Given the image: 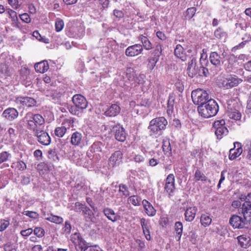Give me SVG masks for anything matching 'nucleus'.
Listing matches in <instances>:
<instances>
[{
    "instance_id": "5fc2aeb1",
    "label": "nucleus",
    "mask_w": 251,
    "mask_h": 251,
    "mask_svg": "<svg viewBox=\"0 0 251 251\" xmlns=\"http://www.w3.org/2000/svg\"><path fill=\"white\" fill-rule=\"evenodd\" d=\"M23 214L31 218L36 219L39 217V214L34 211H25L23 212Z\"/></svg>"
},
{
    "instance_id": "aec40b11",
    "label": "nucleus",
    "mask_w": 251,
    "mask_h": 251,
    "mask_svg": "<svg viewBox=\"0 0 251 251\" xmlns=\"http://www.w3.org/2000/svg\"><path fill=\"white\" fill-rule=\"evenodd\" d=\"M176 96L174 94H171L169 95L168 100L167 112L170 116H171L174 113V107L176 106Z\"/></svg>"
},
{
    "instance_id": "49530a36",
    "label": "nucleus",
    "mask_w": 251,
    "mask_h": 251,
    "mask_svg": "<svg viewBox=\"0 0 251 251\" xmlns=\"http://www.w3.org/2000/svg\"><path fill=\"white\" fill-rule=\"evenodd\" d=\"M162 51V45L160 44H158L155 46V49L152 52V55L159 58Z\"/></svg>"
},
{
    "instance_id": "f257e3e1",
    "label": "nucleus",
    "mask_w": 251,
    "mask_h": 251,
    "mask_svg": "<svg viewBox=\"0 0 251 251\" xmlns=\"http://www.w3.org/2000/svg\"><path fill=\"white\" fill-rule=\"evenodd\" d=\"M167 125L168 122L164 117L152 119L148 127L149 135L152 138H158L163 134Z\"/></svg>"
},
{
    "instance_id": "e433bc0d",
    "label": "nucleus",
    "mask_w": 251,
    "mask_h": 251,
    "mask_svg": "<svg viewBox=\"0 0 251 251\" xmlns=\"http://www.w3.org/2000/svg\"><path fill=\"white\" fill-rule=\"evenodd\" d=\"M228 117L235 120H239L241 118V114L236 109H231L227 112Z\"/></svg>"
},
{
    "instance_id": "774afa93",
    "label": "nucleus",
    "mask_w": 251,
    "mask_h": 251,
    "mask_svg": "<svg viewBox=\"0 0 251 251\" xmlns=\"http://www.w3.org/2000/svg\"><path fill=\"white\" fill-rule=\"evenodd\" d=\"M246 147L247 148V158L249 160H251V141H250V144H247Z\"/></svg>"
},
{
    "instance_id": "864d4df0",
    "label": "nucleus",
    "mask_w": 251,
    "mask_h": 251,
    "mask_svg": "<svg viewBox=\"0 0 251 251\" xmlns=\"http://www.w3.org/2000/svg\"><path fill=\"white\" fill-rule=\"evenodd\" d=\"M75 187L78 190L85 191L87 189V186L85 184V182L82 181H77L75 184Z\"/></svg>"
},
{
    "instance_id": "f03ea898",
    "label": "nucleus",
    "mask_w": 251,
    "mask_h": 251,
    "mask_svg": "<svg viewBox=\"0 0 251 251\" xmlns=\"http://www.w3.org/2000/svg\"><path fill=\"white\" fill-rule=\"evenodd\" d=\"M218 110V105L213 99H210L207 102L198 107L199 114L204 118H210L216 115Z\"/></svg>"
},
{
    "instance_id": "69168bd1",
    "label": "nucleus",
    "mask_w": 251,
    "mask_h": 251,
    "mask_svg": "<svg viewBox=\"0 0 251 251\" xmlns=\"http://www.w3.org/2000/svg\"><path fill=\"white\" fill-rule=\"evenodd\" d=\"M20 18L22 21L25 22V23H29L31 19L27 13H24L20 15Z\"/></svg>"
},
{
    "instance_id": "a19ab883",
    "label": "nucleus",
    "mask_w": 251,
    "mask_h": 251,
    "mask_svg": "<svg viewBox=\"0 0 251 251\" xmlns=\"http://www.w3.org/2000/svg\"><path fill=\"white\" fill-rule=\"evenodd\" d=\"M175 230L177 234L178 240H180L183 230V225L182 223L180 222H177L175 223Z\"/></svg>"
},
{
    "instance_id": "79ce46f5",
    "label": "nucleus",
    "mask_w": 251,
    "mask_h": 251,
    "mask_svg": "<svg viewBox=\"0 0 251 251\" xmlns=\"http://www.w3.org/2000/svg\"><path fill=\"white\" fill-rule=\"evenodd\" d=\"M212 220L210 217L206 215L202 214L201 218V223L204 227L208 226L211 223Z\"/></svg>"
},
{
    "instance_id": "4d7b16f0",
    "label": "nucleus",
    "mask_w": 251,
    "mask_h": 251,
    "mask_svg": "<svg viewBox=\"0 0 251 251\" xmlns=\"http://www.w3.org/2000/svg\"><path fill=\"white\" fill-rule=\"evenodd\" d=\"M34 233L38 237H42L45 234V231L41 227H36L33 230Z\"/></svg>"
},
{
    "instance_id": "37998d69",
    "label": "nucleus",
    "mask_w": 251,
    "mask_h": 251,
    "mask_svg": "<svg viewBox=\"0 0 251 251\" xmlns=\"http://www.w3.org/2000/svg\"><path fill=\"white\" fill-rule=\"evenodd\" d=\"M194 180L195 181H198L200 180L202 181H205L206 180V177L200 170H197L195 173Z\"/></svg>"
},
{
    "instance_id": "052dcab7",
    "label": "nucleus",
    "mask_w": 251,
    "mask_h": 251,
    "mask_svg": "<svg viewBox=\"0 0 251 251\" xmlns=\"http://www.w3.org/2000/svg\"><path fill=\"white\" fill-rule=\"evenodd\" d=\"M72 226L70 222L67 221L65 223L64 226L63 228L64 232L66 234H69L71 231Z\"/></svg>"
},
{
    "instance_id": "dca6fc26",
    "label": "nucleus",
    "mask_w": 251,
    "mask_h": 251,
    "mask_svg": "<svg viewBox=\"0 0 251 251\" xmlns=\"http://www.w3.org/2000/svg\"><path fill=\"white\" fill-rule=\"evenodd\" d=\"M115 139L120 142H124L126 139V133L124 128L120 125H117L113 128Z\"/></svg>"
},
{
    "instance_id": "f3484780",
    "label": "nucleus",
    "mask_w": 251,
    "mask_h": 251,
    "mask_svg": "<svg viewBox=\"0 0 251 251\" xmlns=\"http://www.w3.org/2000/svg\"><path fill=\"white\" fill-rule=\"evenodd\" d=\"M102 212L109 220L113 223L117 222L119 219L120 217L118 215L110 208L105 207L103 208Z\"/></svg>"
},
{
    "instance_id": "7c9ffc66",
    "label": "nucleus",
    "mask_w": 251,
    "mask_h": 251,
    "mask_svg": "<svg viewBox=\"0 0 251 251\" xmlns=\"http://www.w3.org/2000/svg\"><path fill=\"white\" fill-rule=\"evenodd\" d=\"M75 205V206H79L81 209L82 213L85 218H90L91 217L93 212L89 207L79 202H76Z\"/></svg>"
},
{
    "instance_id": "13d9d810",
    "label": "nucleus",
    "mask_w": 251,
    "mask_h": 251,
    "mask_svg": "<svg viewBox=\"0 0 251 251\" xmlns=\"http://www.w3.org/2000/svg\"><path fill=\"white\" fill-rule=\"evenodd\" d=\"M107 47L111 51H113L117 49L118 45L115 40H112L109 42Z\"/></svg>"
},
{
    "instance_id": "680f3d73",
    "label": "nucleus",
    "mask_w": 251,
    "mask_h": 251,
    "mask_svg": "<svg viewBox=\"0 0 251 251\" xmlns=\"http://www.w3.org/2000/svg\"><path fill=\"white\" fill-rule=\"evenodd\" d=\"M8 133L9 135L10 140L13 142L16 137L15 129L12 127H10L8 130Z\"/></svg>"
},
{
    "instance_id": "a878e982",
    "label": "nucleus",
    "mask_w": 251,
    "mask_h": 251,
    "mask_svg": "<svg viewBox=\"0 0 251 251\" xmlns=\"http://www.w3.org/2000/svg\"><path fill=\"white\" fill-rule=\"evenodd\" d=\"M82 139L81 133L78 131H75L71 135L70 142L72 145L78 146L81 144Z\"/></svg>"
},
{
    "instance_id": "2f4dec72",
    "label": "nucleus",
    "mask_w": 251,
    "mask_h": 251,
    "mask_svg": "<svg viewBox=\"0 0 251 251\" xmlns=\"http://www.w3.org/2000/svg\"><path fill=\"white\" fill-rule=\"evenodd\" d=\"M238 243L242 248L246 249L250 246V238L247 237L244 235H242L238 237Z\"/></svg>"
},
{
    "instance_id": "338daca9",
    "label": "nucleus",
    "mask_w": 251,
    "mask_h": 251,
    "mask_svg": "<svg viewBox=\"0 0 251 251\" xmlns=\"http://www.w3.org/2000/svg\"><path fill=\"white\" fill-rule=\"evenodd\" d=\"M208 74V69L203 66H201L199 69L198 75H204L206 76Z\"/></svg>"
},
{
    "instance_id": "ea45409f",
    "label": "nucleus",
    "mask_w": 251,
    "mask_h": 251,
    "mask_svg": "<svg viewBox=\"0 0 251 251\" xmlns=\"http://www.w3.org/2000/svg\"><path fill=\"white\" fill-rule=\"evenodd\" d=\"M128 201L134 206H139L141 202V198L136 195H133L129 197L128 199Z\"/></svg>"
},
{
    "instance_id": "58836bf2",
    "label": "nucleus",
    "mask_w": 251,
    "mask_h": 251,
    "mask_svg": "<svg viewBox=\"0 0 251 251\" xmlns=\"http://www.w3.org/2000/svg\"><path fill=\"white\" fill-rule=\"evenodd\" d=\"M74 121L72 118H66L63 120L62 126L66 130L69 129L74 126Z\"/></svg>"
},
{
    "instance_id": "1a4fd4ad",
    "label": "nucleus",
    "mask_w": 251,
    "mask_h": 251,
    "mask_svg": "<svg viewBox=\"0 0 251 251\" xmlns=\"http://www.w3.org/2000/svg\"><path fill=\"white\" fill-rule=\"evenodd\" d=\"M229 223L233 227L236 228H243L248 225V220L244 217L234 215L230 218Z\"/></svg>"
},
{
    "instance_id": "a211bd4d",
    "label": "nucleus",
    "mask_w": 251,
    "mask_h": 251,
    "mask_svg": "<svg viewBox=\"0 0 251 251\" xmlns=\"http://www.w3.org/2000/svg\"><path fill=\"white\" fill-rule=\"evenodd\" d=\"M198 68H196V60L193 58L188 62L187 74L190 77H193L198 74Z\"/></svg>"
},
{
    "instance_id": "3c124183",
    "label": "nucleus",
    "mask_w": 251,
    "mask_h": 251,
    "mask_svg": "<svg viewBox=\"0 0 251 251\" xmlns=\"http://www.w3.org/2000/svg\"><path fill=\"white\" fill-rule=\"evenodd\" d=\"M64 24L62 20L57 19L55 24V30L57 32H59L62 30L64 27Z\"/></svg>"
},
{
    "instance_id": "c03bdc74",
    "label": "nucleus",
    "mask_w": 251,
    "mask_h": 251,
    "mask_svg": "<svg viewBox=\"0 0 251 251\" xmlns=\"http://www.w3.org/2000/svg\"><path fill=\"white\" fill-rule=\"evenodd\" d=\"M48 157L50 159L54 161H58L59 157L57 155L55 149H49L48 151Z\"/></svg>"
},
{
    "instance_id": "ddd939ff",
    "label": "nucleus",
    "mask_w": 251,
    "mask_h": 251,
    "mask_svg": "<svg viewBox=\"0 0 251 251\" xmlns=\"http://www.w3.org/2000/svg\"><path fill=\"white\" fill-rule=\"evenodd\" d=\"M234 148L229 150V159L230 160H233L237 157L239 156L242 153L243 150L242 146L239 142H235L234 143Z\"/></svg>"
},
{
    "instance_id": "7ed1b4c3",
    "label": "nucleus",
    "mask_w": 251,
    "mask_h": 251,
    "mask_svg": "<svg viewBox=\"0 0 251 251\" xmlns=\"http://www.w3.org/2000/svg\"><path fill=\"white\" fill-rule=\"evenodd\" d=\"M72 101L74 105L69 107V111L73 115L79 116L87 106L86 99L82 95L76 94L73 97Z\"/></svg>"
},
{
    "instance_id": "20e7f679",
    "label": "nucleus",
    "mask_w": 251,
    "mask_h": 251,
    "mask_svg": "<svg viewBox=\"0 0 251 251\" xmlns=\"http://www.w3.org/2000/svg\"><path fill=\"white\" fill-rule=\"evenodd\" d=\"M24 119L27 123V128L34 132L39 130L38 127L43 125L45 123L44 119L41 115L34 114L31 112L26 113Z\"/></svg>"
},
{
    "instance_id": "423d86ee",
    "label": "nucleus",
    "mask_w": 251,
    "mask_h": 251,
    "mask_svg": "<svg viewBox=\"0 0 251 251\" xmlns=\"http://www.w3.org/2000/svg\"><path fill=\"white\" fill-rule=\"evenodd\" d=\"M191 97L195 104L201 105L210 100L207 93L202 89H197L192 92Z\"/></svg>"
},
{
    "instance_id": "f8f14e48",
    "label": "nucleus",
    "mask_w": 251,
    "mask_h": 251,
    "mask_svg": "<svg viewBox=\"0 0 251 251\" xmlns=\"http://www.w3.org/2000/svg\"><path fill=\"white\" fill-rule=\"evenodd\" d=\"M143 50L141 44H136L127 47L125 51V54L128 57H134L142 53Z\"/></svg>"
},
{
    "instance_id": "c85d7f7f",
    "label": "nucleus",
    "mask_w": 251,
    "mask_h": 251,
    "mask_svg": "<svg viewBox=\"0 0 251 251\" xmlns=\"http://www.w3.org/2000/svg\"><path fill=\"white\" fill-rule=\"evenodd\" d=\"M139 40L141 41L142 43L143 48H144L145 50H149L152 48V44L147 38V37L141 35L139 36Z\"/></svg>"
},
{
    "instance_id": "2eb2a0df",
    "label": "nucleus",
    "mask_w": 251,
    "mask_h": 251,
    "mask_svg": "<svg viewBox=\"0 0 251 251\" xmlns=\"http://www.w3.org/2000/svg\"><path fill=\"white\" fill-rule=\"evenodd\" d=\"M19 115V112L14 108L9 107L6 109L2 113V116L8 121H13Z\"/></svg>"
},
{
    "instance_id": "5701e85b",
    "label": "nucleus",
    "mask_w": 251,
    "mask_h": 251,
    "mask_svg": "<svg viewBox=\"0 0 251 251\" xmlns=\"http://www.w3.org/2000/svg\"><path fill=\"white\" fill-rule=\"evenodd\" d=\"M174 53L177 58L180 59L182 61H185L187 59V55L185 52L182 46L179 44L176 46L175 49Z\"/></svg>"
},
{
    "instance_id": "9d476101",
    "label": "nucleus",
    "mask_w": 251,
    "mask_h": 251,
    "mask_svg": "<svg viewBox=\"0 0 251 251\" xmlns=\"http://www.w3.org/2000/svg\"><path fill=\"white\" fill-rule=\"evenodd\" d=\"M15 102L20 108H25L26 106L30 107L34 106L36 104V101L32 98L28 97H18L16 98Z\"/></svg>"
},
{
    "instance_id": "72a5a7b5",
    "label": "nucleus",
    "mask_w": 251,
    "mask_h": 251,
    "mask_svg": "<svg viewBox=\"0 0 251 251\" xmlns=\"http://www.w3.org/2000/svg\"><path fill=\"white\" fill-rule=\"evenodd\" d=\"M103 145L100 142H95L90 147L89 150L92 153H96L99 154V152L102 151Z\"/></svg>"
},
{
    "instance_id": "8fccbe9b",
    "label": "nucleus",
    "mask_w": 251,
    "mask_h": 251,
    "mask_svg": "<svg viewBox=\"0 0 251 251\" xmlns=\"http://www.w3.org/2000/svg\"><path fill=\"white\" fill-rule=\"evenodd\" d=\"M67 131L61 126L57 127L54 130V134L58 137H62Z\"/></svg>"
},
{
    "instance_id": "9b49d317",
    "label": "nucleus",
    "mask_w": 251,
    "mask_h": 251,
    "mask_svg": "<svg viewBox=\"0 0 251 251\" xmlns=\"http://www.w3.org/2000/svg\"><path fill=\"white\" fill-rule=\"evenodd\" d=\"M37 141L42 145L48 146L50 144L51 138L48 133L43 130H36L34 132Z\"/></svg>"
},
{
    "instance_id": "de8ad7c7",
    "label": "nucleus",
    "mask_w": 251,
    "mask_h": 251,
    "mask_svg": "<svg viewBox=\"0 0 251 251\" xmlns=\"http://www.w3.org/2000/svg\"><path fill=\"white\" fill-rule=\"evenodd\" d=\"M175 187L174 185L171 184H168L165 183L164 189L166 193H167L169 196H172L175 191Z\"/></svg>"
},
{
    "instance_id": "bf43d9fd",
    "label": "nucleus",
    "mask_w": 251,
    "mask_h": 251,
    "mask_svg": "<svg viewBox=\"0 0 251 251\" xmlns=\"http://www.w3.org/2000/svg\"><path fill=\"white\" fill-rule=\"evenodd\" d=\"M119 191L122 192L124 196H127L129 195V192L126 186L123 184H121L119 186Z\"/></svg>"
},
{
    "instance_id": "a18cd8bd",
    "label": "nucleus",
    "mask_w": 251,
    "mask_h": 251,
    "mask_svg": "<svg viewBox=\"0 0 251 251\" xmlns=\"http://www.w3.org/2000/svg\"><path fill=\"white\" fill-rule=\"evenodd\" d=\"M159 58L155 56H153L150 57L148 59V67L151 70H153Z\"/></svg>"
},
{
    "instance_id": "c756f323",
    "label": "nucleus",
    "mask_w": 251,
    "mask_h": 251,
    "mask_svg": "<svg viewBox=\"0 0 251 251\" xmlns=\"http://www.w3.org/2000/svg\"><path fill=\"white\" fill-rule=\"evenodd\" d=\"M215 37L220 40L225 41L227 37V34L226 32L224 30V29L220 27L216 29L214 33Z\"/></svg>"
},
{
    "instance_id": "c9c22d12",
    "label": "nucleus",
    "mask_w": 251,
    "mask_h": 251,
    "mask_svg": "<svg viewBox=\"0 0 251 251\" xmlns=\"http://www.w3.org/2000/svg\"><path fill=\"white\" fill-rule=\"evenodd\" d=\"M228 133L227 128L225 127H219L218 129L215 130V133L217 137L219 139H221L225 135H226Z\"/></svg>"
},
{
    "instance_id": "412c9836",
    "label": "nucleus",
    "mask_w": 251,
    "mask_h": 251,
    "mask_svg": "<svg viewBox=\"0 0 251 251\" xmlns=\"http://www.w3.org/2000/svg\"><path fill=\"white\" fill-rule=\"evenodd\" d=\"M120 107L116 104H113L105 111L104 115L107 117H115L120 113Z\"/></svg>"
},
{
    "instance_id": "09e8293b",
    "label": "nucleus",
    "mask_w": 251,
    "mask_h": 251,
    "mask_svg": "<svg viewBox=\"0 0 251 251\" xmlns=\"http://www.w3.org/2000/svg\"><path fill=\"white\" fill-rule=\"evenodd\" d=\"M10 157H11V154L7 151H5L0 153V164L6 162Z\"/></svg>"
},
{
    "instance_id": "cd10ccee",
    "label": "nucleus",
    "mask_w": 251,
    "mask_h": 251,
    "mask_svg": "<svg viewBox=\"0 0 251 251\" xmlns=\"http://www.w3.org/2000/svg\"><path fill=\"white\" fill-rule=\"evenodd\" d=\"M243 217L247 219L251 217V202H244L241 208Z\"/></svg>"
},
{
    "instance_id": "6e6d98bb",
    "label": "nucleus",
    "mask_w": 251,
    "mask_h": 251,
    "mask_svg": "<svg viewBox=\"0 0 251 251\" xmlns=\"http://www.w3.org/2000/svg\"><path fill=\"white\" fill-rule=\"evenodd\" d=\"M225 121L223 119L215 121L213 124V127L216 129H218L219 127L225 126Z\"/></svg>"
},
{
    "instance_id": "e2e57ef3",
    "label": "nucleus",
    "mask_w": 251,
    "mask_h": 251,
    "mask_svg": "<svg viewBox=\"0 0 251 251\" xmlns=\"http://www.w3.org/2000/svg\"><path fill=\"white\" fill-rule=\"evenodd\" d=\"M0 231L4 230L9 225V222L8 220H1L0 221Z\"/></svg>"
},
{
    "instance_id": "b1692460",
    "label": "nucleus",
    "mask_w": 251,
    "mask_h": 251,
    "mask_svg": "<svg viewBox=\"0 0 251 251\" xmlns=\"http://www.w3.org/2000/svg\"><path fill=\"white\" fill-rule=\"evenodd\" d=\"M145 75L143 74H140L139 75H136L134 76L132 80L131 81V85L133 87H136L137 85H141V88L142 91H144V88H143L142 85L145 82Z\"/></svg>"
},
{
    "instance_id": "393cba45",
    "label": "nucleus",
    "mask_w": 251,
    "mask_h": 251,
    "mask_svg": "<svg viewBox=\"0 0 251 251\" xmlns=\"http://www.w3.org/2000/svg\"><path fill=\"white\" fill-rule=\"evenodd\" d=\"M7 13L9 16V17L11 19V25L13 27L19 28L20 25L16 12L12 9H8Z\"/></svg>"
},
{
    "instance_id": "bb28decb",
    "label": "nucleus",
    "mask_w": 251,
    "mask_h": 251,
    "mask_svg": "<svg viewBox=\"0 0 251 251\" xmlns=\"http://www.w3.org/2000/svg\"><path fill=\"white\" fill-rule=\"evenodd\" d=\"M35 70L37 72L44 73L49 68L47 61L44 60L35 64Z\"/></svg>"
},
{
    "instance_id": "6ab92c4d",
    "label": "nucleus",
    "mask_w": 251,
    "mask_h": 251,
    "mask_svg": "<svg viewBox=\"0 0 251 251\" xmlns=\"http://www.w3.org/2000/svg\"><path fill=\"white\" fill-rule=\"evenodd\" d=\"M197 211V208L195 206L187 207L184 213L185 220L187 222L193 221L196 216Z\"/></svg>"
},
{
    "instance_id": "4c0bfd02",
    "label": "nucleus",
    "mask_w": 251,
    "mask_h": 251,
    "mask_svg": "<svg viewBox=\"0 0 251 251\" xmlns=\"http://www.w3.org/2000/svg\"><path fill=\"white\" fill-rule=\"evenodd\" d=\"M162 150L165 154H170L171 153V146L170 141L169 139H165L163 141Z\"/></svg>"
},
{
    "instance_id": "6e6552de",
    "label": "nucleus",
    "mask_w": 251,
    "mask_h": 251,
    "mask_svg": "<svg viewBox=\"0 0 251 251\" xmlns=\"http://www.w3.org/2000/svg\"><path fill=\"white\" fill-rule=\"evenodd\" d=\"M71 241L74 244L77 251H85L88 247L86 241L79 233L72 234Z\"/></svg>"
},
{
    "instance_id": "0eeeda50",
    "label": "nucleus",
    "mask_w": 251,
    "mask_h": 251,
    "mask_svg": "<svg viewBox=\"0 0 251 251\" xmlns=\"http://www.w3.org/2000/svg\"><path fill=\"white\" fill-rule=\"evenodd\" d=\"M123 153L121 151H116L112 153L108 159V166L110 168L118 167L123 162Z\"/></svg>"
},
{
    "instance_id": "f704fd0d",
    "label": "nucleus",
    "mask_w": 251,
    "mask_h": 251,
    "mask_svg": "<svg viewBox=\"0 0 251 251\" xmlns=\"http://www.w3.org/2000/svg\"><path fill=\"white\" fill-rule=\"evenodd\" d=\"M45 220L49 221L50 222L56 224H62L63 222V219L61 217L54 215L53 214H50V215H48L47 217L45 218Z\"/></svg>"
},
{
    "instance_id": "4468645a",
    "label": "nucleus",
    "mask_w": 251,
    "mask_h": 251,
    "mask_svg": "<svg viewBox=\"0 0 251 251\" xmlns=\"http://www.w3.org/2000/svg\"><path fill=\"white\" fill-rule=\"evenodd\" d=\"M140 224L146 239L148 241H150L151 239L150 234V229L151 228V226L150 225V220L144 218H141L140 219Z\"/></svg>"
},
{
    "instance_id": "39448f33",
    "label": "nucleus",
    "mask_w": 251,
    "mask_h": 251,
    "mask_svg": "<svg viewBox=\"0 0 251 251\" xmlns=\"http://www.w3.org/2000/svg\"><path fill=\"white\" fill-rule=\"evenodd\" d=\"M242 80L234 75H227L221 79L219 85L225 89H229L238 86Z\"/></svg>"
},
{
    "instance_id": "4be33fe9",
    "label": "nucleus",
    "mask_w": 251,
    "mask_h": 251,
    "mask_svg": "<svg viewBox=\"0 0 251 251\" xmlns=\"http://www.w3.org/2000/svg\"><path fill=\"white\" fill-rule=\"evenodd\" d=\"M142 204L146 213L150 217H153L156 214V210L152 205L146 200L142 201Z\"/></svg>"
},
{
    "instance_id": "603ef678",
    "label": "nucleus",
    "mask_w": 251,
    "mask_h": 251,
    "mask_svg": "<svg viewBox=\"0 0 251 251\" xmlns=\"http://www.w3.org/2000/svg\"><path fill=\"white\" fill-rule=\"evenodd\" d=\"M196 12L195 7H190L187 9L186 11V17L187 19H191L195 15Z\"/></svg>"
},
{
    "instance_id": "473e14b6",
    "label": "nucleus",
    "mask_w": 251,
    "mask_h": 251,
    "mask_svg": "<svg viewBox=\"0 0 251 251\" xmlns=\"http://www.w3.org/2000/svg\"><path fill=\"white\" fill-rule=\"evenodd\" d=\"M209 59L211 64L215 66L218 67L221 64V57L216 52L210 53Z\"/></svg>"
},
{
    "instance_id": "0e129e2a",
    "label": "nucleus",
    "mask_w": 251,
    "mask_h": 251,
    "mask_svg": "<svg viewBox=\"0 0 251 251\" xmlns=\"http://www.w3.org/2000/svg\"><path fill=\"white\" fill-rule=\"evenodd\" d=\"M175 176L174 174H169L166 180H165V183H168V184H171L175 185Z\"/></svg>"
}]
</instances>
